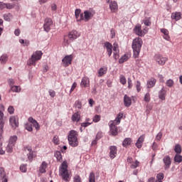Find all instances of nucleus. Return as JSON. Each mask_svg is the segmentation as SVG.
Instances as JSON below:
<instances>
[{"label": "nucleus", "mask_w": 182, "mask_h": 182, "mask_svg": "<svg viewBox=\"0 0 182 182\" xmlns=\"http://www.w3.org/2000/svg\"><path fill=\"white\" fill-rule=\"evenodd\" d=\"M139 164H140V162L139 161H135L134 162H132L131 164L130 167H131V168H137V167H139Z\"/></svg>", "instance_id": "obj_46"}, {"label": "nucleus", "mask_w": 182, "mask_h": 182, "mask_svg": "<svg viewBox=\"0 0 182 182\" xmlns=\"http://www.w3.org/2000/svg\"><path fill=\"white\" fill-rule=\"evenodd\" d=\"M54 156L55 157V159H57L58 161H62L63 160V157H62V154L60 153V151H57L55 152Z\"/></svg>", "instance_id": "obj_37"}, {"label": "nucleus", "mask_w": 182, "mask_h": 182, "mask_svg": "<svg viewBox=\"0 0 182 182\" xmlns=\"http://www.w3.org/2000/svg\"><path fill=\"white\" fill-rule=\"evenodd\" d=\"M166 92L164 88H162L161 91L159 92V97L161 99V100H166Z\"/></svg>", "instance_id": "obj_28"}, {"label": "nucleus", "mask_w": 182, "mask_h": 182, "mask_svg": "<svg viewBox=\"0 0 182 182\" xmlns=\"http://www.w3.org/2000/svg\"><path fill=\"white\" fill-rule=\"evenodd\" d=\"M161 32L164 33V39L166 41H170V36H168V30L166 28H161Z\"/></svg>", "instance_id": "obj_27"}, {"label": "nucleus", "mask_w": 182, "mask_h": 182, "mask_svg": "<svg viewBox=\"0 0 182 182\" xmlns=\"http://www.w3.org/2000/svg\"><path fill=\"white\" fill-rule=\"evenodd\" d=\"M133 87V82L131 79H128V89H132Z\"/></svg>", "instance_id": "obj_62"}, {"label": "nucleus", "mask_w": 182, "mask_h": 182, "mask_svg": "<svg viewBox=\"0 0 182 182\" xmlns=\"http://www.w3.org/2000/svg\"><path fill=\"white\" fill-rule=\"evenodd\" d=\"M93 13L90 11H85L84 14H80V21H85V22H89L92 18H93Z\"/></svg>", "instance_id": "obj_9"}, {"label": "nucleus", "mask_w": 182, "mask_h": 182, "mask_svg": "<svg viewBox=\"0 0 182 182\" xmlns=\"http://www.w3.org/2000/svg\"><path fill=\"white\" fill-rule=\"evenodd\" d=\"M109 129V133L112 136H117L119 134V129L114 124V122H110Z\"/></svg>", "instance_id": "obj_13"}, {"label": "nucleus", "mask_w": 182, "mask_h": 182, "mask_svg": "<svg viewBox=\"0 0 182 182\" xmlns=\"http://www.w3.org/2000/svg\"><path fill=\"white\" fill-rule=\"evenodd\" d=\"M164 178V173H159L156 175V180L155 182H163V179Z\"/></svg>", "instance_id": "obj_36"}, {"label": "nucleus", "mask_w": 182, "mask_h": 182, "mask_svg": "<svg viewBox=\"0 0 182 182\" xmlns=\"http://www.w3.org/2000/svg\"><path fill=\"white\" fill-rule=\"evenodd\" d=\"M68 141L70 146L72 147H77L79 146V141H77V132L74 130H71L68 135Z\"/></svg>", "instance_id": "obj_3"}, {"label": "nucleus", "mask_w": 182, "mask_h": 182, "mask_svg": "<svg viewBox=\"0 0 182 182\" xmlns=\"http://www.w3.org/2000/svg\"><path fill=\"white\" fill-rule=\"evenodd\" d=\"M60 173L64 181H69L70 180V175H69V171H68V163L66 161L62 163Z\"/></svg>", "instance_id": "obj_4"}, {"label": "nucleus", "mask_w": 182, "mask_h": 182, "mask_svg": "<svg viewBox=\"0 0 182 182\" xmlns=\"http://www.w3.org/2000/svg\"><path fill=\"white\" fill-rule=\"evenodd\" d=\"M74 182H82V178H80V176L75 175L73 178Z\"/></svg>", "instance_id": "obj_53"}, {"label": "nucleus", "mask_w": 182, "mask_h": 182, "mask_svg": "<svg viewBox=\"0 0 182 182\" xmlns=\"http://www.w3.org/2000/svg\"><path fill=\"white\" fill-rule=\"evenodd\" d=\"M134 32L138 36H144V35H146V33H147V32H149V28H147V27H145L142 30L141 29V25L137 24L134 28Z\"/></svg>", "instance_id": "obj_6"}, {"label": "nucleus", "mask_w": 182, "mask_h": 182, "mask_svg": "<svg viewBox=\"0 0 182 182\" xmlns=\"http://www.w3.org/2000/svg\"><path fill=\"white\" fill-rule=\"evenodd\" d=\"M48 92L50 97H55V96H56V92H55V90H50Z\"/></svg>", "instance_id": "obj_57"}, {"label": "nucleus", "mask_w": 182, "mask_h": 182, "mask_svg": "<svg viewBox=\"0 0 182 182\" xmlns=\"http://www.w3.org/2000/svg\"><path fill=\"white\" fill-rule=\"evenodd\" d=\"M102 117H100V115H95L94 117L92 118V121L94 122V123H97L99 122H100V119Z\"/></svg>", "instance_id": "obj_48"}, {"label": "nucleus", "mask_w": 182, "mask_h": 182, "mask_svg": "<svg viewBox=\"0 0 182 182\" xmlns=\"http://www.w3.org/2000/svg\"><path fill=\"white\" fill-rule=\"evenodd\" d=\"M5 178H8L6 176V173L5 172V169H4V168H0V180L4 181Z\"/></svg>", "instance_id": "obj_30"}, {"label": "nucleus", "mask_w": 182, "mask_h": 182, "mask_svg": "<svg viewBox=\"0 0 182 182\" xmlns=\"http://www.w3.org/2000/svg\"><path fill=\"white\" fill-rule=\"evenodd\" d=\"M163 162L164 164V169L168 170L171 166V159L168 156H166L163 159Z\"/></svg>", "instance_id": "obj_15"}, {"label": "nucleus", "mask_w": 182, "mask_h": 182, "mask_svg": "<svg viewBox=\"0 0 182 182\" xmlns=\"http://www.w3.org/2000/svg\"><path fill=\"white\" fill-rule=\"evenodd\" d=\"M9 92H14L16 93H18V92H21V87L16 86V85H11Z\"/></svg>", "instance_id": "obj_34"}, {"label": "nucleus", "mask_w": 182, "mask_h": 182, "mask_svg": "<svg viewBox=\"0 0 182 182\" xmlns=\"http://www.w3.org/2000/svg\"><path fill=\"white\" fill-rule=\"evenodd\" d=\"M14 9L15 8V4L11 3H4L0 1V10L2 11L4 9Z\"/></svg>", "instance_id": "obj_14"}, {"label": "nucleus", "mask_w": 182, "mask_h": 182, "mask_svg": "<svg viewBox=\"0 0 182 182\" xmlns=\"http://www.w3.org/2000/svg\"><path fill=\"white\" fill-rule=\"evenodd\" d=\"M80 85L82 87H89L90 86V80L87 77H84L82 79Z\"/></svg>", "instance_id": "obj_19"}, {"label": "nucleus", "mask_w": 182, "mask_h": 182, "mask_svg": "<svg viewBox=\"0 0 182 182\" xmlns=\"http://www.w3.org/2000/svg\"><path fill=\"white\" fill-rule=\"evenodd\" d=\"M157 80H156L155 78H151L148 82H147V87L149 89H151V87H154L156 85V82Z\"/></svg>", "instance_id": "obj_26"}, {"label": "nucleus", "mask_w": 182, "mask_h": 182, "mask_svg": "<svg viewBox=\"0 0 182 182\" xmlns=\"http://www.w3.org/2000/svg\"><path fill=\"white\" fill-rule=\"evenodd\" d=\"M105 46L106 48L107 53L108 56H112V48H113V46H112V43H110L109 42H105Z\"/></svg>", "instance_id": "obj_22"}, {"label": "nucleus", "mask_w": 182, "mask_h": 182, "mask_svg": "<svg viewBox=\"0 0 182 182\" xmlns=\"http://www.w3.org/2000/svg\"><path fill=\"white\" fill-rule=\"evenodd\" d=\"M154 60L160 66H164V65H166V62L168 60V58L167 57L163 56L161 54H156L154 55Z\"/></svg>", "instance_id": "obj_8"}, {"label": "nucleus", "mask_w": 182, "mask_h": 182, "mask_svg": "<svg viewBox=\"0 0 182 182\" xmlns=\"http://www.w3.org/2000/svg\"><path fill=\"white\" fill-rule=\"evenodd\" d=\"M8 112L10 114H14L15 109L12 106H9L8 108Z\"/></svg>", "instance_id": "obj_55"}, {"label": "nucleus", "mask_w": 182, "mask_h": 182, "mask_svg": "<svg viewBox=\"0 0 182 182\" xmlns=\"http://www.w3.org/2000/svg\"><path fill=\"white\" fill-rule=\"evenodd\" d=\"M96 181V176L95 173L91 172L89 175V182H95Z\"/></svg>", "instance_id": "obj_42"}, {"label": "nucleus", "mask_w": 182, "mask_h": 182, "mask_svg": "<svg viewBox=\"0 0 182 182\" xmlns=\"http://www.w3.org/2000/svg\"><path fill=\"white\" fill-rule=\"evenodd\" d=\"M73 60V55H66L62 60L63 66L68 68L70 65H72V60Z\"/></svg>", "instance_id": "obj_10"}, {"label": "nucleus", "mask_w": 182, "mask_h": 182, "mask_svg": "<svg viewBox=\"0 0 182 182\" xmlns=\"http://www.w3.org/2000/svg\"><path fill=\"white\" fill-rule=\"evenodd\" d=\"M42 55H43L42 51L41 50L36 51L35 53H33V55H31V58L28 59V60L27 61V65H28V66H36V62L42 59Z\"/></svg>", "instance_id": "obj_2"}, {"label": "nucleus", "mask_w": 182, "mask_h": 182, "mask_svg": "<svg viewBox=\"0 0 182 182\" xmlns=\"http://www.w3.org/2000/svg\"><path fill=\"white\" fill-rule=\"evenodd\" d=\"M26 150H28L29 153L27 154L28 160H32L33 159V151L31 148H26Z\"/></svg>", "instance_id": "obj_41"}, {"label": "nucleus", "mask_w": 182, "mask_h": 182, "mask_svg": "<svg viewBox=\"0 0 182 182\" xmlns=\"http://www.w3.org/2000/svg\"><path fill=\"white\" fill-rule=\"evenodd\" d=\"M9 122L13 129H16L19 126V123L16 121V117H11L9 119Z\"/></svg>", "instance_id": "obj_20"}, {"label": "nucleus", "mask_w": 182, "mask_h": 182, "mask_svg": "<svg viewBox=\"0 0 182 182\" xmlns=\"http://www.w3.org/2000/svg\"><path fill=\"white\" fill-rule=\"evenodd\" d=\"M143 23H144L145 26H150L151 25V21L150 17L145 18L143 20Z\"/></svg>", "instance_id": "obj_40"}, {"label": "nucleus", "mask_w": 182, "mask_h": 182, "mask_svg": "<svg viewBox=\"0 0 182 182\" xmlns=\"http://www.w3.org/2000/svg\"><path fill=\"white\" fill-rule=\"evenodd\" d=\"M126 77L124 76H122L120 77V83H122V85H126Z\"/></svg>", "instance_id": "obj_59"}, {"label": "nucleus", "mask_w": 182, "mask_h": 182, "mask_svg": "<svg viewBox=\"0 0 182 182\" xmlns=\"http://www.w3.org/2000/svg\"><path fill=\"white\" fill-rule=\"evenodd\" d=\"M127 60H129V55L125 54L120 58V59L119 60V63H124V62H127Z\"/></svg>", "instance_id": "obj_38"}, {"label": "nucleus", "mask_w": 182, "mask_h": 182, "mask_svg": "<svg viewBox=\"0 0 182 182\" xmlns=\"http://www.w3.org/2000/svg\"><path fill=\"white\" fill-rule=\"evenodd\" d=\"M5 121L4 120V112L0 110V140H2V135L4 134V126Z\"/></svg>", "instance_id": "obj_11"}, {"label": "nucleus", "mask_w": 182, "mask_h": 182, "mask_svg": "<svg viewBox=\"0 0 182 182\" xmlns=\"http://www.w3.org/2000/svg\"><path fill=\"white\" fill-rule=\"evenodd\" d=\"M118 9H119V6H117V2L111 1L109 3V9L111 10V12L116 13L117 12Z\"/></svg>", "instance_id": "obj_21"}, {"label": "nucleus", "mask_w": 182, "mask_h": 182, "mask_svg": "<svg viewBox=\"0 0 182 182\" xmlns=\"http://www.w3.org/2000/svg\"><path fill=\"white\" fill-rule=\"evenodd\" d=\"M47 168H48V163L46 161H43L38 168V171L41 174H45V173H46Z\"/></svg>", "instance_id": "obj_17"}, {"label": "nucleus", "mask_w": 182, "mask_h": 182, "mask_svg": "<svg viewBox=\"0 0 182 182\" xmlns=\"http://www.w3.org/2000/svg\"><path fill=\"white\" fill-rule=\"evenodd\" d=\"M80 36V33H79L76 30H73L70 31L68 36L64 37V42L69 45L70 42H73L75 39H77Z\"/></svg>", "instance_id": "obj_5"}, {"label": "nucleus", "mask_w": 182, "mask_h": 182, "mask_svg": "<svg viewBox=\"0 0 182 182\" xmlns=\"http://www.w3.org/2000/svg\"><path fill=\"white\" fill-rule=\"evenodd\" d=\"M132 140L131 138H125L122 142L123 147H128L132 143Z\"/></svg>", "instance_id": "obj_29"}, {"label": "nucleus", "mask_w": 182, "mask_h": 182, "mask_svg": "<svg viewBox=\"0 0 182 182\" xmlns=\"http://www.w3.org/2000/svg\"><path fill=\"white\" fill-rule=\"evenodd\" d=\"M166 85L168 86V87H173V86H174V81L171 79H169L166 80Z\"/></svg>", "instance_id": "obj_47"}, {"label": "nucleus", "mask_w": 182, "mask_h": 182, "mask_svg": "<svg viewBox=\"0 0 182 182\" xmlns=\"http://www.w3.org/2000/svg\"><path fill=\"white\" fill-rule=\"evenodd\" d=\"M25 129L28 130V132H32L33 128L32 127V124H26L25 126Z\"/></svg>", "instance_id": "obj_51"}, {"label": "nucleus", "mask_w": 182, "mask_h": 182, "mask_svg": "<svg viewBox=\"0 0 182 182\" xmlns=\"http://www.w3.org/2000/svg\"><path fill=\"white\" fill-rule=\"evenodd\" d=\"M144 102H146L147 103H149V102H150L151 98H150V93L147 92L144 98Z\"/></svg>", "instance_id": "obj_52"}, {"label": "nucleus", "mask_w": 182, "mask_h": 182, "mask_svg": "<svg viewBox=\"0 0 182 182\" xmlns=\"http://www.w3.org/2000/svg\"><path fill=\"white\" fill-rule=\"evenodd\" d=\"M158 77H159V82H161V83H164V77L163 76V75L159 74Z\"/></svg>", "instance_id": "obj_58"}, {"label": "nucleus", "mask_w": 182, "mask_h": 182, "mask_svg": "<svg viewBox=\"0 0 182 182\" xmlns=\"http://www.w3.org/2000/svg\"><path fill=\"white\" fill-rule=\"evenodd\" d=\"M112 50H114V53H119V44L117 42L113 43Z\"/></svg>", "instance_id": "obj_39"}, {"label": "nucleus", "mask_w": 182, "mask_h": 182, "mask_svg": "<svg viewBox=\"0 0 182 182\" xmlns=\"http://www.w3.org/2000/svg\"><path fill=\"white\" fill-rule=\"evenodd\" d=\"M117 156V147L111 146L109 147V156L111 159H114Z\"/></svg>", "instance_id": "obj_18"}, {"label": "nucleus", "mask_w": 182, "mask_h": 182, "mask_svg": "<svg viewBox=\"0 0 182 182\" xmlns=\"http://www.w3.org/2000/svg\"><path fill=\"white\" fill-rule=\"evenodd\" d=\"M174 151L177 154H180L181 153V146L180 144H176L174 148Z\"/></svg>", "instance_id": "obj_45"}, {"label": "nucleus", "mask_w": 182, "mask_h": 182, "mask_svg": "<svg viewBox=\"0 0 182 182\" xmlns=\"http://www.w3.org/2000/svg\"><path fill=\"white\" fill-rule=\"evenodd\" d=\"M122 119H123V113L119 112L117 115L115 120L111 122H114V123H116V124H120V121L122 120Z\"/></svg>", "instance_id": "obj_31"}, {"label": "nucleus", "mask_w": 182, "mask_h": 182, "mask_svg": "<svg viewBox=\"0 0 182 182\" xmlns=\"http://www.w3.org/2000/svg\"><path fill=\"white\" fill-rule=\"evenodd\" d=\"M77 109H82V103L79 101L75 102Z\"/></svg>", "instance_id": "obj_63"}, {"label": "nucleus", "mask_w": 182, "mask_h": 182, "mask_svg": "<svg viewBox=\"0 0 182 182\" xmlns=\"http://www.w3.org/2000/svg\"><path fill=\"white\" fill-rule=\"evenodd\" d=\"M0 61L2 65H5L8 62V55L4 54L0 57Z\"/></svg>", "instance_id": "obj_35"}, {"label": "nucleus", "mask_w": 182, "mask_h": 182, "mask_svg": "<svg viewBox=\"0 0 182 182\" xmlns=\"http://www.w3.org/2000/svg\"><path fill=\"white\" fill-rule=\"evenodd\" d=\"M71 119L73 122H76L77 123L80 122V112H77L74 113L71 117Z\"/></svg>", "instance_id": "obj_25"}, {"label": "nucleus", "mask_w": 182, "mask_h": 182, "mask_svg": "<svg viewBox=\"0 0 182 182\" xmlns=\"http://www.w3.org/2000/svg\"><path fill=\"white\" fill-rule=\"evenodd\" d=\"M18 140V137L16 136H11L9 141V144L6 149L7 153H12L14 151V147H15V143Z\"/></svg>", "instance_id": "obj_7"}, {"label": "nucleus", "mask_w": 182, "mask_h": 182, "mask_svg": "<svg viewBox=\"0 0 182 182\" xmlns=\"http://www.w3.org/2000/svg\"><path fill=\"white\" fill-rule=\"evenodd\" d=\"M76 86H77V83L76 82H73L71 89L70 90V93H72V92H73V90H75V89H76Z\"/></svg>", "instance_id": "obj_61"}, {"label": "nucleus", "mask_w": 182, "mask_h": 182, "mask_svg": "<svg viewBox=\"0 0 182 182\" xmlns=\"http://www.w3.org/2000/svg\"><path fill=\"white\" fill-rule=\"evenodd\" d=\"M106 73H107V68H106V67L101 68L99 70L98 76H99V77H101V76L106 75Z\"/></svg>", "instance_id": "obj_32"}, {"label": "nucleus", "mask_w": 182, "mask_h": 182, "mask_svg": "<svg viewBox=\"0 0 182 182\" xmlns=\"http://www.w3.org/2000/svg\"><path fill=\"white\" fill-rule=\"evenodd\" d=\"M53 143H54V144H55V145L59 144V143H60L59 136H54L53 139Z\"/></svg>", "instance_id": "obj_49"}, {"label": "nucleus", "mask_w": 182, "mask_h": 182, "mask_svg": "<svg viewBox=\"0 0 182 182\" xmlns=\"http://www.w3.org/2000/svg\"><path fill=\"white\" fill-rule=\"evenodd\" d=\"M181 12H173L171 14V19H173L174 21H180L181 19Z\"/></svg>", "instance_id": "obj_23"}, {"label": "nucleus", "mask_w": 182, "mask_h": 182, "mask_svg": "<svg viewBox=\"0 0 182 182\" xmlns=\"http://www.w3.org/2000/svg\"><path fill=\"white\" fill-rule=\"evenodd\" d=\"M124 103L126 107H130L132 106V98L127 95L124 97Z\"/></svg>", "instance_id": "obj_24"}, {"label": "nucleus", "mask_w": 182, "mask_h": 182, "mask_svg": "<svg viewBox=\"0 0 182 182\" xmlns=\"http://www.w3.org/2000/svg\"><path fill=\"white\" fill-rule=\"evenodd\" d=\"M144 139H146V136L144 134L141 135L138 140L136 141V143L135 144L136 147L137 149H141L143 147V143H144Z\"/></svg>", "instance_id": "obj_16"}, {"label": "nucleus", "mask_w": 182, "mask_h": 182, "mask_svg": "<svg viewBox=\"0 0 182 182\" xmlns=\"http://www.w3.org/2000/svg\"><path fill=\"white\" fill-rule=\"evenodd\" d=\"M174 161L176 163H181L182 161V156L179 155L178 154H176L174 157Z\"/></svg>", "instance_id": "obj_43"}, {"label": "nucleus", "mask_w": 182, "mask_h": 182, "mask_svg": "<svg viewBox=\"0 0 182 182\" xmlns=\"http://www.w3.org/2000/svg\"><path fill=\"white\" fill-rule=\"evenodd\" d=\"M4 20L7 21V22H10V21L12 19V14L11 13L6 14L4 15Z\"/></svg>", "instance_id": "obj_44"}, {"label": "nucleus", "mask_w": 182, "mask_h": 182, "mask_svg": "<svg viewBox=\"0 0 182 182\" xmlns=\"http://www.w3.org/2000/svg\"><path fill=\"white\" fill-rule=\"evenodd\" d=\"M90 124H92V123L83 122V123H81V127H87V126H90Z\"/></svg>", "instance_id": "obj_64"}, {"label": "nucleus", "mask_w": 182, "mask_h": 182, "mask_svg": "<svg viewBox=\"0 0 182 182\" xmlns=\"http://www.w3.org/2000/svg\"><path fill=\"white\" fill-rule=\"evenodd\" d=\"M143 46V40L140 38H136L132 42V49L134 52V58H139L140 50Z\"/></svg>", "instance_id": "obj_1"}, {"label": "nucleus", "mask_w": 182, "mask_h": 182, "mask_svg": "<svg viewBox=\"0 0 182 182\" xmlns=\"http://www.w3.org/2000/svg\"><path fill=\"white\" fill-rule=\"evenodd\" d=\"M31 124L37 130H39V129H41V127H39V124L38 123V121L35 120Z\"/></svg>", "instance_id": "obj_54"}, {"label": "nucleus", "mask_w": 182, "mask_h": 182, "mask_svg": "<svg viewBox=\"0 0 182 182\" xmlns=\"http://www.w3.org/2000/svg\"><path fill=\"white\" fill-rule=\"evenodd\" d=\"M20 170L22 171V173H26V165H21L20 166Z\"/></svg>", "instance_id": "obj_60"}, {"label": "nucleus", "mask_w": 182, "mask_h": 182, "mask_svg": "<svg viewBox=\"0 0 182 182\" xmlns=\"http://www.w3.org/2000/svg\"><path fill=\"white\" fill-rule=\"evenodd\" d=\"M136 89L138 92H139L140 90H141V83L140 82V81H136Z\"/></svg>", "instance_id": "obj_50"}, {"label": "nucleus", "mask_w": 182, "mask_h": 182, "mask_svg": "<svg viewBox=\"0 0 182 182\" xmlns=\"http://www.w3.org/2000/svg\"><path fill=\"white\" fill-rule=\"evenodd\" d=\"M163 137V133L161 132H159L157 135H156V140L157 141H160V140H161V138Z\"/></svg>", "instance_id": "obj_56"}, {"label": "nucleus", "mask_w": 182, "mask_h": 182, "mask_svg": "<svg viewBox=\"0 0 182 182\" xmlns=\"http://www.w3.org/2000/svg\"><path fill=\"white\" fill-rule=\"evenodd\" d=\"M53 25V21L52 18H47L45 19L43 29L46 32H49L50 31V26Z\"/></svg>", "instance_id": "obj_12"}, {"label": "nucleus", "mask_w": 182, "mask_h": 182, "mask_svg": "<svg viewBox=\"0 0 182 182\" xmlns=\"http://www.w3.org/2000/svg\"><path fill=\"white\" fill-rule=\"evenodd\" d=\"M80 12H82L80 9H76L75 11V18L77 19V22L82 21V20H80V14H81Z\"/></svg>", "instance_id": "obj_33"}]
</instances>
